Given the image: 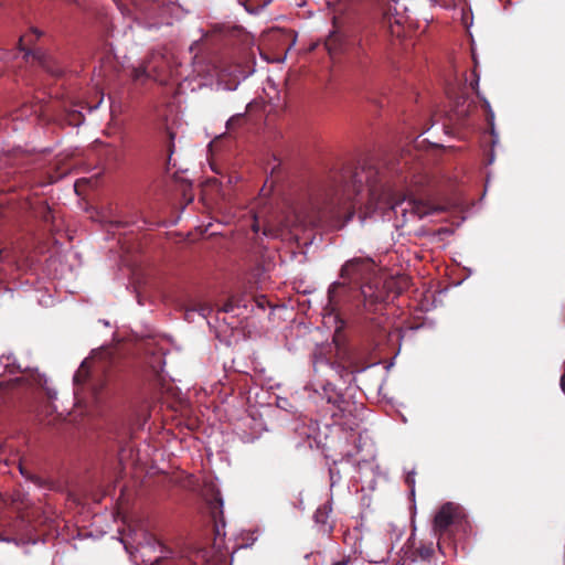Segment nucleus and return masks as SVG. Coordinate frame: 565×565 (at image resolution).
Instances as JSON below:
<instances>
[{"mask_svg":"<svg viewBox=\"0 0 565 565\" xmlns=\"http://www.w3.org/2000/svg\"><path fill=\"white\" fill-rule=\"evenodd\" d=\"M387 170L376 160L365 158L355 164H348L332 175L327 191L324 211L340 225L353 218L354 206L364 184L369 188L371 201L385 200L391 210L412 213L419 218L438 212V207L419 199L393 192L388 186Z\"/></svg>","mask_w":565,"mask_h":565,"instance_id":"1","label":"nucleus"},{"mask_svg":"<svg viewBox=\"0 0 565 565\" xmlns=\"http://www.w3.org/2000/svg\"><path fill=\"white\" fill-rule=\"evenodd\" d=\"M341 278L348 282H333L328 290V306L331 310L337 307L347 297L349 285L359 288L358 310L366 330L371 334H376L383 328L384 318L380 315L384 302L388 297V290L385 281L377 274L376 264L370 257H355L344 263L340 271Z\"/></svg>","mask_w":565,"mask_h":565,"instance_id":"2","label":"nucleus"},{"mask_svg":"<svg viewBox=\"0 0 565 565\" xmlns=\"http://www.w3.org/2000/svg\"><path fill=\"white\" fill-rule=\"evenodd\" d=\"M466 516L460 505L446 502L436 512L433 521V532L438 539L437 547L444 555L455 552V534L463 527Z\"/></svg>","mask_w":565,"mask_h":565,"instance_id":"3","label":"nucleus"},{"mask_svg":"<svg viewBox=\"0 0 565 565\" xmlns=\"http://www.w3.org/2000/svg\"><path fill=\"white\" fill-rule=\"evenodd\" d=\"M143 365L150 370V377L153 388L160 395L170 394L173 390L172 384L166 380L162 374L164 366V352L159 348L154 340L143 333Z\"/></svg>","mask_w":565,"mask_h":565,"instance_id":"4","label":"nucleus"},{"mask_svg":"<svg viewBox=\"0 0 565 565\" xmlns=\"http://www.w3.org/2000/svg\"><path fill=\"white\" fill-rule=\"evenodd\" d=\"M40 36L41 33L35 29L32 30L29 34L21 36L18 42L19 51L24 53V58L26 62H29L31 58L53 77H61L64 74V68L53 56L40 47H29Z\"/></svg>","mask_w":565,"mask_h":565,"instance_id":"5","label":"nucleus"},{"mask_svg":"<svg viewBox=\"0 0 565 565\" xmlns=\"http://www.w3.org/2000/svg\"><path fill=\"white\" fill-rule=\"evenodd\" d=\"M146 546L151 548L152 551L159 548L160 552L164 554L151 561V565H194L193 561H191L188 557H169L167 554H170L171 551L168 550V547L164 546L163 543L159 541L157 537H154L152 534L146 533L143 531V547Z\"/></svg>","mask_w":565,"mask_h":565,"instance_id":"6","label":"nucleus"},{"mask_svg":"<svg viewBox=\"0 0 565 565\" xmlns=\"http://www.w3.org/2000/svg\"><path fill=\"white\" fill-rule=\"evenodd\" d=\"M209 509L211 513V518L214 522V534L215 540L217 537L224 536V527H225V521L223 515V500L221 498V493L216 491L211 500L209 501ZM214 545H216V541L214 542Z\"/></svg>","mask_w":565,"mask_h":565,"instance_id":"7","label":"nucleus"},{"mask_svg":"<svg viewBox=\"0 0 565 565\" xmlns=\"http://www.w3.org/2000/svg\"><path fill=\"white\" fill-rule=\"evenodd\" d=\"M332 504L330 501L319 505L315 512V522L321 533L330 535L333 532L334 523L331 520Z\"/></svg>","mask_w":565,"mask_h":565,"instance_id":"8","label":"nucleus"},{"mask_svg":"<svg viewBox=\"0 0 565 565\" xmlns=\"http://www.w3.org/2000/svg\"><path fill=\"white\" fill-rule=\"evenodd\" d=\"M478 85H479V75L476 72H473V79L470 82V87H471V89H473L476 92L477 96L482 102V107L486 111L487 121L491 128V134H493L494 132V128H493L494 114H493V110L491 109L490 103L480 95V93L478 90Z\"/></svg>","mask_w":565,"mask_h":565,"instance_id":"9","label":"nucleus"},{"mask_svg":"<svg viewBox=\"0 0 565 565\" xmlns=\"http://www.w3.org/2000/svg\"><path fill=\"white\" fill-rule=\"evenodd\" d=\"M475 108L471 102H468L466 97L460 96L455 105L454 114L457 119L463 124V121L469 117L471 110Z\"/></svg>","mask_w":565,"mask_h":565,"instance_id":"10","label":"nucleus"},{"mask_svg":"<svg viewBox=\"0 0 565 565\" xmlns=\"http://www.w3.org/2000/svg\"><path fill=\"white\" fill-rule=\"evenodd\" d=\"M174 138L175 135L170 129H167L166 136H164V147L167 151V163H166V170L169 171L170 167H175V163L172 164V154L174 153Z\"/></svg>","mask_w":565,"mask_h":565,"instance_id":"11","label":"nucleus"},{"mask_svg":"<svg viewBox=\"0 0 565 565\" xmlns=\"http://www.w3.org/2000/svg\"><path fill=\"white\" fill-rule=\"evenodd\" d=\"M20 472L22 476H24L28 480L32 481L40 488H46V489H54V482L52 480L44 479L40 476L32 475L29 471H26L22 466H20Z\"/></svg>","mask_w":565,"mask_h":565,"instance_id":"12","label":"nucleus"},{"mask_svg":"<svg viewBox=\"0 0 565 565\" xmlns=\"http://www.w3.org/2000/svg\"><path fill=\"white\" fill-rule=\"evenodd\" d=\"M324 46L329 54L333 55L340 52L342 46V36L338 32H332L326 40Z\"/></svg>","mask_w":565,"mask_h":565,"instance_id":"13","label":"nucleus"},{"mask_svg":"<svg viewBox=\"0 0 565 565\" xmlns=\"http://www.w3.org/2000/svg\"><path fill=\"white\" fill-rule=\"evenodd\" d=\"M414 558H420L423 561H429L434 555V543H423L419 547L414 551Z\"/></svg>","mask_w":565,"mask_h":565,"instance_id":"14","label":"nucleus"},{"mask_svg":"<svg viewBox=\"0 0 565 565\" xmlns=\"http://www.w3.org/2000/svg\"><path fill=\"white\" fill-rule=\"evenodd\" d=\"M290 223L288 221L281 222L279 225L266 224L263 230L265 236L278 237L285 228H289Z\"/></svg>","mask_w":565,"mask_h":565,"instance_id":"15","label":"nucleus"},{"mask_svg":"<svg viewBox=\"0 0 565 565\" xmlns=\"http://www.w3.org/2000/svg\"><path fill=\"white\" fill-rule=\"evenodd\" d=\"M87 377H88V370L86 367V361H84L81 364L79 369L74 374V379H73L74 380V384L76 386L82 385L83 383L86 382Z\"/></svg>","mask_w":565,"mask_h":565,"instance_id":"16","label":"nucleus"},{"mask_svg":"<svg viewBox=\"0 0 565 565\" xmlns=\"http://www.w3.org/2000/svg\"><path fill=\"white\" fill-rule=\"evenodd\" d=\"M273 0H264L262 4H258L256 8H253L249 6V0H238V2L245 8L247 12L250 13H257L259 10L267 7L269 3H271Z\"/></svg>","mask_w":565,"mask_h":565,"instance_id":"17","label":"nucleus"},{"mask_svg":"<svg viewBox=\"0 0 565 565\" xmlns=\"http://www.w3.org/2000/svg\"><path fill=\"white\" fill-rule=\"evenodd\" d=\"M244 118H245V114H236V115L232 116L226 122V128L228 130H233V129L239 127L242 125Z\"/></svg>","mask_w":565,"mask_h":565,"instance_id":"18","label":"nucleus"},{"mask_svg":"<svg viewBox=\"0 0 565 565\" xmlns=\"http://www.w3.org/2000/svg\"><path fill=\"white\" fill-rule=\"evenodd\" d=\"M235 307H239V299L233 296L228 298L227 301L223 305L221 311L231 312Z\"/></svg>","mask_w":565,"mask_h":565,"instance_id":"19","label":"nucleus"},{"mask_svg":"<svg viewBox=\"0 0 565 565\" xmlns=\"http://www.w3.org/2000/svg\"><path fill=\"white\" fill-rule=\"evenodd\" d=\"M122 543L125 545V548L127 551V553H129V555L131 556V558L134 559V563L136 565H140L138 562H137V556H136V552H138V546H134L131 545L130 543H128L126 540H122Z\"/></svg>","mask_w":565,"mask_h":565,"instance_id":"20","label":"nucleus"},{"mask_svg":"<svg viewBox=\"0 0 565 565\" xmlns=\"http://www.w3.org/2000/svg\"><path fill=\"white\" fill-rule=\"evenodd\" d=\"M134 447H130V446H124L120 448L119 450V460L120 462H124L125 460H127L134 452Z\"/></svg>","mask_w":565,"mask_h":565,"instance_id":"21","label":"nucleus"},{"mask_svg":"<svg viewBox=\"0 0 565 565\" xmlns=\"http://www.w3.org/2000/svg\"><path fill=\"white\" fill-rule=\"evenodd\" d=\"M353 563V558L350 555H343L339 559L331 558L330 565H350Z\"/></svg>","mask_w":565,"mask_h":565,"instance_id":"22","label":"nucleus"},{"mask_svg":"<svg viewBox=\"0 0 565 565\" xmlns=\"http://www.w3.org/2000/svg\"><path fill=\"white\" fill-rule=\"evenodd\" d=\"M41 218L45 223L53 222L54 216H53L52 210L49 206H44L42 209V211H41Z\"/></svg>","mask_w":565,"mask_h":565,"instance_id":"23","label":"nucleus"},{"mask_svg":"<svg viewBox=\"0 0 565 565\" xmlns=\"http://www.w3.org/2000/svg\"><path fill=\"white\" fill-rule=\"evenodd\" d=\"M328 402L334 404L339 409H343L341 405L344 403V398L342 396H338L334 399H331V397H329Z\"/></svg>","mask_w":565,"mask_h":565,"instance_id":"24","label":"nucleus"},{"mask_svg":"<svg viewBox=\"0 0 565 565\" xmlns=\"http://www.w3.org/2000/svg\"><path fill=\"white\" fill-rule=\"evenodd\" d=\"M9 255H10V250L8 248L0 249V262L8 260Z\"/></svg>","mask_w":565,"mask_h":565,"instance_id":"25","label":"nucleus"},{"mask_svg":"<svg viewBox=\"0 0 565 565\" xmlns=\"http://www.w3.org/2000/svg\"><path fill=\"white\" fill-rule=\"evenodd\" d=\"M252 228L255 233H257L259 230H260V226H259V223H258V220L255 218L254 222H253V225H252Z\"/></svg>","mask_w":565,"mask_h":565,"instance_id":"26","label":"nucleus"},{"mask_svg":"<svg viewBox=\"0 0 565 565\" xmlns=\"http://www.w3.org/2000/svg\"><path fill=\"white\" fill-rule=\"evenodd\" d=\"M561 388H562V391L565 393V372H564V374L561 376Z\"/></svg>","mask_w":565,"mask_h":565,"instance_id":"27","label":"nucleus"},{"mask_svg":"<svg viewBox=\"0 0 565 565\" xmlns=\"http://www.w3.org/2000/svg\"><path fill=\"white\" fill-rule=\"evenodd\" d=\"M318 558H323L322 553L318 552V553L313 554V559H315V562H316Z\"/></svg>","mask_w":565,"mask_h":565,"instance_id":"28","label":"nucleus"},{"mask_svg":"<svg viewBox=\"0 0 565 565\" xmlns=\"http://www.w3.org/2000/svg\"><path fill=\"white\" fill-rule=\"evenodd\" d=\"M136 299L138 303H141V294L139 291L136 294Z\"/></svg>","mask_w":565,"mask_h":565,"instance_id":"29","label":"nucleus"},{"mask_svg":"<svg viewBox=\"0 0 565 565\" xmlns=\"http://www.w3.org/2000/svg\"><path fill=\"white\" fill-rule=\"evenodd\" d=\"M263 300H264V297H262V299H257L256 302L259 307L264 308V303H263Z\"/></svg>","mask_w":565,"mask_h":565,"instance_id":"30","label":"nucleus"},{"mask_svg":"<svg viewBox=\"0 0 565 565\" xmlns=\"http://www.w3.org/2000/svg\"><path fill=\"white\" fill-rule=\"evenodd\" d=\"M4 387V383L0 382V391Z\"/></svg>","mask_w":565,"mask_h":565,"instance_id":"31","label":"nucleus"},{"mask_svg":"<svg viewBox=\"0 0 565 565\" xmlns=\"http://www.w3.org/2000/svg\"><path fill=\"white\" fill-rule=\"evenodd\" d=\"M142 74H143V76L146 75V66L145 65H143Z\"/></svg>","mask_w":565,"mask_h":565,"instance_id":"32","label":"nucleus"},{"mask_svg":"<svg viewBox=\"0 0 565 565\" xmlns=\"http://www.w3.org/2000/svg\"><path fill=\"white\" fill-rule=\"evenodd\" d=\"M0 540H2V541H8V542H9V540H8V539H3V537H0Z\"/></svg>","mask_w":565,"mask_h":565,"instance_id":"33","label":"nucleus"}]
</instances>
